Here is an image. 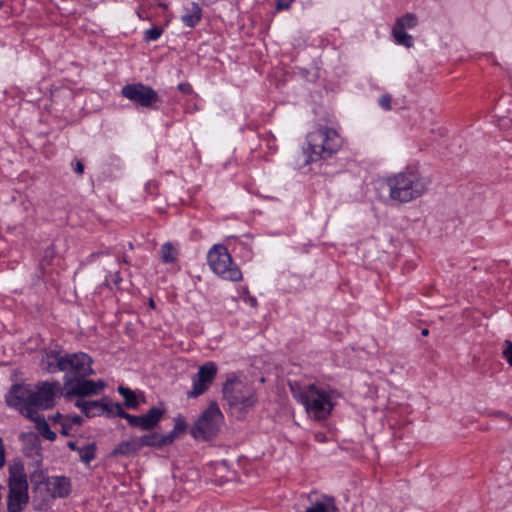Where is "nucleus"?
<instances>
[{
	"label": "nucleus",
	"instance_id": "42",
	"mask_svg": "<svg viewBox=\"0 0 512 512\" xmlns=\"http://www.w3.org/2000/svg\"><path fill=\"white\" fill-rule=\"evenodd\" d=\"M149 305L150 307L154 308L155 307V302L153 301V299H150L149 301Z\"/></svg>",
	"mask_w": 512,
	"mask_h": 512
},
{
	"label": "nucleus",
	"instance_id": "22",
	"mask_svg": "<svg viewBox=\"0 0 512 512\" xmlns=\"http://www.w3.org/2000/svg\"><path fill=\"white\" fill-rule=\"evenodd\" d=\"M160 255L163 263L170 264L177 260L178 252L172 243L166 242L160 248Z\"/></svg>",
	"mask_w": 512,
	"mask_h": 512
},
{
	"label": "nucleus",
	"instance_id": "41",
	"mask_svg": "<svg viewBox=\"0 0 512 512\" xmlns=\"http://www.w3.org/2000/svg\"><path fill=\"white\" fill-rule=\"evenodd\" d=\"M421 334L423 336H428L429 335V330L427 328H424V329H422Z\"/></svg>",
	"mask_w": 512,
	"mask_h": 512
},
{
	"label": "nucleus",
	"instance_id": "39",
	"mask_svg": "<svg viewBox=\"0 0 512 512\" xmlns=\"http://www.w3.org/2000/svg\"><path fill=\"white\" fill-rule=\"evenodd\" d=\"M67 446L69 449L73 450V451H79L80 448L77 447L76 445V442H73V441H69L67 443Z\"/></svg>",
	"mask_w": 512,
	"mask_h": 512
},
{
	"label": "nucleus",
	"instance_id": "18",
	"mask_svg": "<svg viewBox=\"0 0 512 512\" xmlns=\"http://www.w3.org/2000/svg\"><path fill=\"white\" fill-rule=\"evenodd\" d=\"M76 407L80 408L81 411L87 417H95L101 415L107 409V401H82L78 400L75 403Z\"/></svg>",
	"mask_w": 512,
	"mask_h": 512
},
{
	"label": "nucleus",
	"instance_id": "7",
	"mask_svg": "<svg viewBox=\"0 0 512 512\" xmlns=\"http://www.w3.org/2000/svg\"><path fill=\"white\" fill-rule=\"evenodd\" d=\"M31 483L34 484V493L45 495L41 498L38 508L55 498H66L71 492L70 479L65 476H52L42 479V474L31 475Z\"/></svg>",
	"mask_w": 512,
	"mask_h": 512
},
{
	"label": "nucleus",
	"instance_id": "28",
	"mask_svg": "<svg viewBox=\"0 0 512 512\" xmlns=\"http://www.w3.org/2000/svg\"><path fill=\"white\" fill-rule=\"evenodd\" d=\"M162 32V28L155 26L145 31L144 38L146 41H154L161 36Z\"/></svg>",
	"mask_w": 512,
	"mask_h": 512
},
{
	"label": "nucleus",
	"instance_id": "11",
	"mask_svg": "<svg viewBox=\"0 0 512 512\" xmlns=\"http://www.w3.org/2000/svg\"><path fill=\"white\" fill-rule=\"evenodd\" d=\"M121 93L128 100L146 108L152 107L159 101L157 92L142 83L127 84L122 88Z\"/></svg>",
	"mask_w": 512,
	"mask_h": 512
},
{
	"label": "nucleus",
	"instance_id": "3",
	"mask_svg": "<svg viewBox=\"0 0 512 512\" xmlns=\"http://www.w3.org/2000/svg\"><path fill=\"white\" fill-rule=\"evenodd\" d=\"M222 393L228 406L241 412L252 408L258 401L253 385L239 378H228L223 384Z\"/></svg>",
	"mask_w": 512,
	"mask_h": 512
},
{
	"label": "nucleus",
	"instance_id": "30",
	"mask_svg": "<svg viewBox=\"0 0 512 512\" xmlns=\"http://www.w3.org/2000/svg\"><path fill=\"white\" fill-rule=\"evenodd\" d=\"M502 354L508 364L512 367V341L505 342V348L503 349Z\"/></svg>",
	"mask_w": 512,
	"mask_h": 512
},
{
	"label": "nucleus",
	"instance_id": "5",
	"mask_svg": "<svg viewBox=\"0 0 512 512\" xmlns=\"http://www.w3.org/2000/svg\"><path fill=\"white\" fill-rule=\"evenodd\" d=\"M310 161L331 157L342 144L341 138L333 128L321 127L308 134Z\"/></svg>",
	"mask_w": 512,
	"mask_h": 512
},
{
	"label": "nucleus",
	"instance_id": "33",
	"mask_svg": "<svg viewBox=\"0 0 512 512\" xmlns=\"http://www.w3.org/2000/svg\"><path fill=\"white\" fill-rule=\"evenodd\" d=\"M292 2H293V0H277L276 9L277 10L288 9Z\"/></svg>",
	"mask_w": 512,
	"mask_h": 512
},
{
	"label": "nucleus",
	"instance_id": "21",
	"mask_svg": "<svg viewBox=\"0 0 512 512\" xmlns=\"http://www.w3.org/2000/svg\"><path fill=\"white\" fill-rule=\"evenodd\" d=\"M202 10L197 3H191L190 7L186 8V14L182 16V21L186 26L193 28L201 20Z\"/></svg>",
	"mask_w": 512,
	"mask_h": 512
},
{
	"label": "nucleus",
	"instance_id": "9",
	"mask_svg": "<svg viewBox=\"0 0 512 512\" xmlns=\"http://www.w3.org/2000/svg\"><path fill=\"white\" fill-rule=\"evenodd\" d=\"M29 502L27 477L11 472L8 479L7 512H22Z\"/></svg>",
	"mask_w": 512,
	"mask_h": 512
},
{
	"label": "nucleus",
	"instance_id": "25",
	"mask_svg": "<svg viewBox=\"0 0 512 512\" xmlns=\"http://www.w3.org/2000/svg\"><path fill=\"white\" fill-rule=\"evenodd\" d=\"M78 453H79V457H80L81 461L88 464L96 456V444L95 443L88 444V445L80 448Z\"/></svg>",
	"mask_w": 512,
	"mask_h": 512
},
{
	"label": "nucleus",
	"instance_id": "2",
	"mask_svg": "<svg viewBox=\"0 0 512 512\" xmlns=\"http://www.w3.org/2000/svg\"><path fill=\"white\" fill-rule=\"evenodd\" d=\"M392 200L409 202L420 197L427 190V182L414 171L395 174L387 180Z\"/></svg>",
	"mask_w": 512,
	"mask_h": 512
},
{
	"label": "nucleus",
	"instance_id": "8",
	"mask_svg": "<svg viewBox=\"0 0 512 512\" xmlns=\"http://www.w3.org/2000/svg\"><path fill=\"white\" fill-rule=\"evenodd\" d=\"M208 263L210 268L221 278L228 281H240L242 272L232 261L225 246L214 245L208 252Z\"/></svg>",
	"mask_w": 512,
	"mask_h": 512
},
{
	"label": "nucleus",
	"instance_id": "29",
	"mask_svg": "<svg viewBox=\"0 0 512 512\" xmlns=\"http://www.w3.org/2000/svg\"><path fill=\"white\" fill-rule=\"evenodd\" d=\"M120 410L124 411L120 403L107 402V409H105V412H107L108 415H115L123 418V416L120 414Z\"/></svg>",
	"mask_w": 512,
	"mask_h": 512
},
{
	"label": "nucleus",
	"instance_id": "27",
	"mask_svg": "<svg viewBox=\"0 0 512 512\" xmlns=\"http://www.w3.org/2000/svg\"><path fill=\"white\" fill-rule=\"evenodd\" d=\"M337 508L335 507L333 499H329L328 503L317 502L314 506L309 507L305 512H335Z\"/></svg>",
	"mask_w": 512,
	"mask_h": 512
},
{
	"label": "nucleus",
	"instance_id": "12",
	"mask_svg": "<svg viewBox=\"0 0 512 512\" xmlns=\"http://www.w3.org/2000/svg\"><path fill=\"white\" fill-rule=\"evenodd\" d=\"M58 382H39L33 390L32 407L36 410L50 409L55 405V397L60 393Z\"/></svg>",
	"mask_w": 512,
	"mask_h": 512
},
{
	"label": "nucleus",
	"instance_id": "17",
	"mask_svg": "<svg viewBox=\"0 0 512 512\" xmlns=\"http://www.w3.org/2000/svg\"><path fill=\"white\" fill-rule=\"evenodd\" d=\"M172 436L161 435L157 432H151L137 438L140 448L142 447H154L163 448L171 444Z\"/></svg>",
	"mask_w": 512,
	"mask_h": 512
},
{
	"label": "nucleus",
	"instance_id": "4",
	"mask_svg": "<svg viewBox=\"0 0 512 512\" xmlns=\"http://www.w3.org/2000/svg\"><path fill=\"white\" fill-rule=\"evenodd\" d=\"M333 393L319 389L314 384L308 385L305 390L299 393L293 390L294 397L305 406L308 414L316 420L326 419L330 415L334 406L332 402Z\"/></svg>",
	"mask_w": 512,
	"mask_h": 512
},
{
	"label": "nucleus",
	"instance_id": "10",
	"mask_svg": "<svg viewBox=\"0 0 512 512\" xmlns=\"http://www.w3.org/2000/svg\"><path fill=\"white\" fill-rule=\"evenodd\" d=\"M120 414L127 420L128 424L133 428H139L143 431H151L162 420L166 413L164 403H159L157 406L151 407L145 414L132 415L125 411L120 410Z\"/></svg>",
	"mask_w": 512,
	"mask_h": 512
},
{
	"label": "nucleus",
	"instance_id": "1",
	"mask_svg": "<svg viewBox=\"0 0 512 512\" xmlns=\"http://www.w3.org/2000/svg\"><path fill=\"white\" fill-rule=\"evenodd\" d=\"M91 364V357L83 352L60 356L58 352L51 351L46 354V357L41 362L43 369L48 372H66V387L72 384L74 379H83L93 374Z\"/></svg>",
	"mask_w": 512,
	"mask_h": 512
},
{
	"label": "nucleus",
	"instance_id": "19",
	"mask_svg": "<svg viewBox=\"0 0 512 512\" xmlns=\"http://www.w3.org/2000/svg\"><path fill=\"white\" fill-rule=\"evenodd\" d=\"M137 438L119 443L111 452V456H130L136 454L140 450Z\"/></svg>",
	"mask_w": 512,
	"mask_h": 512
},
{
	"label": "nucleus",
	"instance_id": "20",
	"mask_svg": "<svg viewBox=\"0 0 512 512\" xmlns=\"http://www.w3.org/2000/svg\"><path fill=\"white\" fill-rule=\"evenodd\" d=\"M117 391L124 398V405L128 409H138L141 401L145 403L144 396L140 400L136 393L127 387L121 385L118 387Z\"/></svg>",
	"mask_w": 512,
	"mask_h": 512
},
{
	"label": "nucleus",
	"instance_id": "37",
	"mask_svg": "<svg viewBox=\"0 0 512 512\" xmlns=\"http://www.w3.org/2000/svg\"><path fill=\"white\" fill-rule=\"evenodd\" d=\"M75 172L78 174H82L84 172V165L82 162L77 161L76 166H75Z\"/></svg>",
	"mask_w": 512,
	"mask_h": 512
},
{
	"label": "nucleus",
	"instance_id": "26",
	"mask_svg": "<svg viewBox=\"0 0 512 512\" xmlns=\"http://www.w3.org/2000/svg\"><path fill=\"white\" fill-rule=\"evenodd\" d=\"M392 35L398 44L403 45L407 48L412 47V45H413L412 37L409 34H407L405 32V30H399L396 28H392Z\"/></svg>",
	"mask_w": 512,
	"mask_h": 512
},
{
	"label": "nucleus",
	"instance_id": "32",
	"mask_svg": "<svg viewBox=\"0 0 512 512\" xmlns=\"http://www.w3.org/2000/svg\"><path fill=\"white\" fill-rule=\"evenodd\" d=\"M65 421L68 422V424H71V427L74 425L80 426L82 424V417L75 415V416H65Z\"/></svg>",
	"mask_w": 512,
	"mask_h": 512
},
{
	"label": "nucleus",
	"instance_id": "6",
	"mask_svg": "<svg viewBox=\"0 0 512 512\" xmlns=\"http://www.w3.org/2000/svg\"><path fill=\"white\" fill-rule=\"evenodd\" d=\"M223 419L224 416L217 403L212 401L195 421L190 434L196 440H211L218 435Z\"/></svg>",
	"mask_w": 512,
	"mask_h": 512
},
{
	"label": "nucleus",
	"instance_id": "15",
	"mask_svg": "<svg viewBox=\"0 0 512 512\" xmlns=\"http://www.w3.org/2000/svg\"><path fill=\"white\" fill-rule=\"evenodd\" d=\"M75 383L72 382L71 388L67 389L63 394L67 400H71L73 397H86L97 394L104 387L102 381L95 382L93 380L74 379Z\"/></svg>",
	"mask_w": 512,
	"mask_h": 512
},
{
	"label": "nucleus",
	"instance_id": "14",
	"mask_svg": "<svg viewBox=\"0 0 512 512\" xmlns=\"http://www.w3.org/2000/svg\"><path fill=\"white\" fill-rule=\"evenodd\" d=\"M217 374V366L214 362H207L199 368L198 373L193 377L192 390L187 392L188 398H197L204 394L212 384Z\"/></svg>",
	"mask_w": 512,
	"mask_h": 512
},
{
	"label": "nucleus",
	"instance_id": "23",
	"mask_svg": "<svg viewBox=\"0 0 512 512\" xmlns=\"http://www.w3.org/2000/svg\"><path fill=\"white\" fill-rule=\"evenodd\" d=\"M417 25V17L412 13H407L404 16L398 18L393 28L399 30H405L406 28H413Z\"/></svg>",
	"mask_w": 512,
	"mask_h": 512
},
{
	"label": "nucleus",
	"instance_id": "24",
	"mask_svg": "<svg viewBox=\"0 0 512 512\" xmlns=\"http://www.w3.org/2000/svg\"><path fill=\"white\" fill-rule=\"evenodd\" d=\"M187 429V423L185 418L182 415H178L174 419V428L173 430L168 433L166 436H172L171 438V444L174 442L175 438L186 431Z\"/></svg>",
	"mask_w": 512,
	"mask_h": 512
},
{
	"label": "nucleus",
	"instance_id": "35",
	"mask_svg": "<svg viewBox=\"0 0 512 512\" xmlns=\"http://www.w3.org/2000/svg\"><path fill=\"white\" fill-rule=\"evenodd\" d=\"M61 426H62V428H61L60 433L65 436L70 435L69 430L72 428L71 424H68V422L64 420L61 422Z\"/></svg>",
	"mask_w": 512,
	"mask_h": 512
},
{
	"label": "nucleus",
	"instance_id": "13",
	"mask_svg": "<svg viewBox=\"0 0 512 512\" xmlns=\"http://www.w3.org/2000/svg\"><path fill=\"white\" fill-rule=\"evenodd\" d=\"M33 390L30 386L14 384L7 393L5 400L9 407L16 408L24 416V411L30 409L36 411L32 407Z\"/></svg>",
	"mask_w": 512,
	"mask_h": 512
},
{
	"label": "nucleus",
	"instance_id": "36",
	"mask_svg": "<svg viewBox=\"0 0 512 512\" xmlns=\"http://www.w3.org/2000/svg\"><path fill=\"white\" fill-rule=\"evenodd\" d=\"M5 464V451L2 439L0 438V468H2Z\"/></svg>",
	"mask_w": 512,
	"mask_h": 512
},
{
	"label": "nucleus",
	"instance_id": "38",
	"mask_svg": "<svg viewBox=\"0 0 512 512\" xmlns=\"http://www.w3.org/2000/svg\"><path fill=\"white\" fill-rule=\"evenodd\" d=\"M52 419H53V421H55V422H60V423H61L62 421H64L65 417H64L61 413L57 412V413L53 416V418H52Z\"/></svg>",
	"mask_w": 512,
	"mask_h": 512
},
{
	"label": "nucleus",
	"instance_id": "16",
	"mask_svg": "<svg viewBox=\"0 0 512 512\" xmlns=\"http://www.w3.org/2000/svg\"><path fill=\"white\" fill-rule=\"evenodd\" d=\"M24 417L35 423L36 429L44 438L49 441H54L56 439V433L50 429L45 418L41 416L37 411L26 409V411H24Z\"/></svg>",
	"mask_w": 512,
	"mask_h": 512
},
{
	"label": "nucleus",
	"instance_id": "40",
	"mask_svg": "<svg viewBox=\"0 0 512 512\" xmlns=\"http://www.w3.org/2000/svg\"><path fill=\"white\" fill-rule=\"evenodd\" d=\"M53 253H54V250L52 248H48L46 250V257H52L53 256Z\"/></svg>",
	"mask_w": 512,
	"mask_h": 512
},
{
	"label": "nucleus",
	"instance_id": "34",
	"mask_svg": "<svg viewBox=\"0 0 512 512\" xmlns=\"http://www.w3.org/2000/svg\"><path fill=\"white\" fill-rule=\"evenodd\" d=\"M178 89L182 92V93H185V94H190L192 93V87L189 83H180L178 85Z\"/></svg>",
	"mask_w": 512,
	"mask_h": 512
},
{
	"label": "nucleus",
	"instance_id": "31",
	"mask_svg": "<svg viewBox=\"0 0 512 512\" xmlns=\"http://www.w3.org/2000/svg\"><path fill=\"white\" fill-rule=\"evenodd\" d=\"M391 101H392L391 96L389 94H384L379 99V104L383 109L389 111V110H391Z\"/></svg>",
	"mask_w": 512,
	"mask_h": 512
}]
</instances>
